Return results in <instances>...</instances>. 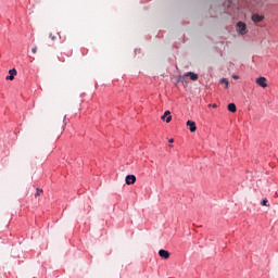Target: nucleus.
<instances>
[{"label":"nucleus","mask_w":278,"mask_h":278,"mask_svg":"<svg viewBox=\"0 0 278 278\" xmlns=\"http://www.w3.org/2000/svg\"><path fill=\"white\" fill-rule=\"evenodd\" d=\"M186 77H189L191 81H197L199 79V74H194V72H188L182 76H179L178 81H184Z\"/></svg>","instance_id":"f257e3e1"},{"label":"nucleus","mask_w":278,"mask_h":278,"mask_svg":"<svg viewBox=\"0 0 278 278\" xmlns=\"http://www.w3.org/2000/svg\"><path fill=\"white\" fill-rule=\"evenodd\" d=\"M237 31L240 34V36H245L249 30H247V24L243 22H238L237 23Z\"/></svg>","instance_id":"f03ea898"},{"label":"nucleus","mask_w":278,"mask_h":278,"mask_svg":"<svg viewBox=\"0 0 278 278\" xmlns=\"http://www.w3.org/2000/svg\"><path fill=\"white\" fill-rule=\"evenodd\" d=\"M266 81H267L266 77H258L256 79V84L257 86H261V88H268V84Z\"/></svg>","instance_id":"7ed1b4c3"},{"label":"nucleus","mask_w":278,"mask_h":278,"mask_svg":"<svg viewBox=\"0 0 278 278\" xmlns=\"http://www.w3.org/2000/svg\"><path fill=\"white\" fill-rule=\"evenodd\" d=\"M125 181H126L127 186H134V184H136V176L127 175Z\"/></svg>","instance_id":"20e7f679"},{"label":"nucleus","mask_w":278,"mask_h":278,"mask_svg":"<svg viewBox=\"0 0 278 278\" xmlns=\"http://www.w3.org/2000/svg\"><path fill=\"white\" fill-rule=\"evenodd\" d=\"M162 121H166V123H170L173 121V116L170 115V111H165L162 115Z\"/></svg>","instance_id":"39448f33"},{"label":"nucleus","mask_w":278,"mask_h":278,"mask_svg":"<svg viewBox=\"0 0 278 278\" xmlns=\"http://www.w3.org/2000/svg\"><path fill=\"white\" fill-rule=\"evenodd\" d=\"M14 77H16V68L10 70L9 76H7L5 79L9 81H13Z\"/></svg>","instance_id":"423d86ee"},{"label":"nucleus","mask_w":278,"mask_h":278,"mask_svg":"<svg viewBox=\"0 0 278 278\" xmlns=\"http://www.w3.org/2000/svg\"><path fill=\"white\" fill-rule=\"evenodd\" d=\"M159 255L160 257H162L163 260H168V257H170V252L166 251V250H160L159 251Z\"/></svg>","instance_id":"0eeeda50"},{"label":"nucleus","mask_w":278,"mask_h":278,"mask_svg":"<svg viewBox=\"0 0 278 278\" xmlns=\"http://www.w3.org/2000/svg\"><path fill=\"white\" fill-rule=\"evenodd\" d=\"M187 126L189 127V129L192 134H194V131H197V123H194L193 121H188Z\"/></svg>","instance_id":"6e6552de"},{"label":"nucleus","mask_w":278,"mask_h":278,"mask_svg":"<svg viewBox=\"0 0 278 278\" xmlns=\"http://www.w3.org/2000/svg\"><path fill=\"white\" fill-rule=\"evenodd\" d=\"M252 21H253V23H262V21H264V16L260 15V14H253Z\"/></svg>","instance_id":"1a4fd4ad"},{"label":"nucleus","mask_w":278,"mask_h":278,"mask_svg":"<svg viewBox=\"0 0 278 278\" xmlns=\"http://www.w3.org/2000/svg\"><path fill=\"white\" fill-rule=\"evenodd\" d=\"M236 111H237L236 104L235 103H229L228 104V112L235 113Z\"/></svg>","instance_id":"9d476101"},{"label":"nucleus","mask_w":278,"mask_h":278,"mask_svg":"<svg viewBox=\"0 0 278 278\" xmlns=\"http://www.w3.org/2000/svg\"><path fill=\"white\" fill-rule=\"evenodd\" d=\"M220 84H224L226 85V88H229V80H227V78H222Z\"/></svg>","instance_id":"9b49d317"},{"label":"nucleus","mask_w":278,"mask_h":278,"mask_svg":"<svg viewBox=\"0 0 278 278\" xmlns=\"http://www.w3.org/2000/svg\"><path fill=\"white\" fill-rule=\"evenodd\" d=\"M49 38L51 39V40H58V37H55V35H53V33H50L49 34Z\"/></svg>","instance_id":"f8f14e48"},{"label":"nucleus","mask_w":278,"mask_h":278,"mask_svg":"<svg viewBox=\"0 0 278 278\" xmlns=\"http://www.w3.org/2000/svg\"><path fill=\"white\" fill-rule=\"evenodd\" d=\"M42 189H37L36 193H35V197H40V194H42Z\"/></svg>","instance_id":"ddd939ff"},{"label":"nucleus","mask_w":278,"mask_h":278,"mask_svg":"<svg viewBox=\"0 0 278 278\" xmlns=\"http://www.w3.org/2000/svg\"><path fill=\"white\" fill-rule=\"evenodd\" d=\"M261 205L268 206V200L264 199V200L261 202Z\"/></svg>","instance_id":"4468645a"},{"label":"nucleus","mask_w":278,"mask_h":278,"mask_svg":"<svg viewBox=\"0 0 278 278\" xmlns=\"http://www.w3.org/2000/svg\"><path fill=\"white\" fill-rule=\"evenodd\" d=\"M31 53H34V54L38 53V47L35 46V47L31 49Z\"/></svg>","instance_id":"2eb2a0df"},{"label":"nucleus","mask_w":278,"mask_h":278,"mask_svg":"<svg viewBox=\"0 0 278 278\" xmlns=\"http://www.w3.org/2000/svg\"><path fill=\"white\" fill-rule=\"evenodd\" d=\"M168 142H169V144H173V142H175V140L174 139H169Z\"/></svg>","instance_id":"dca6fc26"},{"label":"nucleus","mask_w":278,"mask_h":278,"mask_svg":"<svg viewBox=\"0 0 278 278\" xmlns=\"http://www.w3.org/2000/svg\"><path fill=\"white\" fill-rule=\"evenodd\" d=\"M232 79H240V77L239 76H232Z\"/></svg>","instance_id":"f3484780"},{"label":"nucleus","mask_w":278,"mask_h":278,"mask_svg":"<svg viewBox=\"0 0 278 278\" xmlns=\"http://www.w3.org/2000/svg\"><path fill=\"white\" fill-rule=\"evenodd\" d=\"M212 108L216 109V108H218V105H216V104H212Z\"/></svg>","instance_id":"a211bd4d"}]
</instances>
